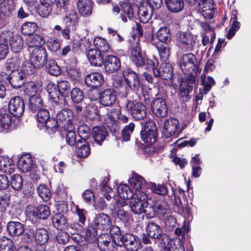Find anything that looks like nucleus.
Listing matches in <instances>:
<instances>
[{
  "label": "nucleus",
  "mask_w": 251,
  "mask_h": 251,
  "mask_svg": "<svg viewBox=\"0 0 251 251\" xmlns=\"http://www.w3.org/2000/svg\"><path fill=\"white\" fill-rule=\"evenodd\" d=\"M15 7L14 0H0V13L9 17Z\"/></svg>",
  "instance_id": "2f4dec72"
},
{
  "label": "nucleus",
  "mask_w": 251,
  "mask_h": 251,
  "mask_svg": "<svg viewBox=\"0 0 251 251\" xmlns=\"http://www.w3.org/2000/svg\"><path fill=\"white\" fill-rule=\"evenodd\" d=\"M197 62L196 57L191 53L183 54L179 60V66L185 74H191Z\"/></svg>",
  "instance_id": "6e6552de"
},
{
  "label": "nucleus",
  "mask_w": 251,
  "mask_h": 251,
  "mask_svg": "<svg viewBox=\"0 0 251 251\" xmlns=\"http://www.w3.org/2000/svg\"><path fill=\"white\" fill-rule=\"evenodd\" d=\"M117 246H124L127 251H138L141 248V243L139 237L132 234L126 233Z\"/></svg>",
  "instance_id": "1a4fd4ad"
},
{
  "label": "nucleus",
  "mask_w": 251,
  "mask_h": 251,
  "mask_svg": "<svg viewBox=\"0 0 251 251\" xmlns=\"http://www.w3.org/2000/svg\"><path fill=\"white\" fill-rule=\"evenodd\" d=\"M160 57L163 61L167 60L170 55V47L169 43L159 44L156 46Z\"/></svg>",
  "instance_id": "864d4df0"
},
{
  "label": "nucleus",
  "mask_w": 251,
  "mask_h": 251,
  "mask_svg": "<svg viewBox=\"0 0 251 251\" xmlns=\"http://www.w3.org/2000/svg\"><path fill=\"white\" fill-rule=\"evenodd\" d=\"M129 205L131 211L135 214H140L146 213L149 205V201L150 197L142 191H138L135 196L131 199Z\"/></svg>",
  "instance_id": "7ed1b4c3"
},
{
  "label": "nucleus",
  "mask_w": 251,
  "mask_h": 251,
  "mask_svg": "<svg viewBox=\"0 0 251 251\" xmlns=\"http://www.w3.org/2000/svg\"><path fill=\"white\" fill-rule=\"evenodd\" d=\"M116 99V93L112 89H105L100 95V102L104 106H111L115 102Z\"/></svg>",
  "instance_id": "393cba45"
},
{
  "label": "nucleus",
  "mask_w": 251,
  "mask_h": 251,
  "mask_svg": "<svg viewBox=\"0 0 251 251\" xmlns=\"http://www.w3.org/2000/svg\"><path fill=\"white\" fill-rule=\"evenodd\" d=\"M199 10L205 19H211L215 13V6L213 0H200Z\"/></svg>",
  "instance_id": "4468645a"
},
{
  "label": "nucleus",
  "mask_w": 251,
  "mask_h": 251,
  "mask_svg": "<svg viewBox=\"0 0 251 251\" xmlns=\"http://www.w3.org/2000/svg\"><path fill=\"white\" fill-rule=\"evenodd\" d=\"M35 240L40 246H44L49 240V234L46 229L43 228L35 230Z\"/></svg>",
  "instance_id": "a18cd8bd"
},
{
  "label": "nucleus",
  "mask_w": 251,
  "mask_h": 251,
  "mask_svg": "<svg viewBox=\"0 0 251 251\" xmlns=\"http://www.w3.org/2000/svg\"><path fill=\"white\" fill-rule=\"evenodd\" d=\"M137 0H125L121 5L122 13L121 14V18L124 23L127 22L126 16L129 20H133L134 12L132 6L136 4Z\"/></svg>",
  "instance_id": "2eb2a0df"
},
{
  "label": "nucleus",
  "mask_w": 251,
  "mask_h": 251,
  "mask_svg": "<svg viewBox=\"0 0 251 251\" xmlns=\"http://www.w3.org/2000/svg\"><path fill=\"white\" fill-rule=\"evenodd\" d=\"M129 183L131 187L135 189V194L142 187H145L147 188V184L148 183L146 181L144 178L141 176L137 174H133L131 177L129 179Z\"/></svg>",
  "instance_id": "7c9ffc66"
},
{
  "label": "nucleus",
  "mask_w": 251,
  "mask_h": 251,
  "mask_svg": "<svg viewBox=\"0 0 251 251\" xmlns=\"http://www.w3.org/2000/svg\"><path fill=\"white\" fill-rule=\"evenodd\" d=\"M97 235L96 227L89 226L86 231V237L90 242H93L96 240H98L99 237H97Z\"/></svg>",
  "instance_id": "e2e57ef3"
},
{
  "label": "nucleus",
  "mask_w": 251,
  "mask_h": 251,
  "mask_svg": "<svg viewBox=\"0 0 251 251\" xmlns=\"http://www.w3.org/2000/svg\"><path fill=\"white\" fill-rule=\"evenodd\" d=\"M40 91V86L39 84H37L34 82H29L26 84L25 92L28 96L31 97L38 94Z\"/></svg>",
  "instance_id": "603ef678"
},
{
  "label": "nucleus",
  "mask_w": 251,
  "mask_h": 251,
  "mask_svg": "<svg viewBox=\"0 0 251 251\" xmlns=\"http://www.w3.org/2000/svg\"><path fill=\"white\" fill-rule=\"evenodd\" d=\"M26 212L29 220L33 223L38 222L40 219H46L50 214L49 206L44 204L37 207L28 206Z\"/></svg>",
  "instance_id": "20e7f679"
},
{
  "label": "nucleus",
  "mask_w": 251,
  "mask_h": 251,
  "mask_svg": "<svg viewBox=\"0 0 251 251\" xmlns=\"http://www.w3.org/2000/svg\"><path fill=\"white\" fill-rule=\"evenodd\" d=\"M87 57L90 63L95 66H100L103 62V56L100 52L96 49H89L87 54Z\"/></svg>",
  "instance_id": "cd10ccee"
},
{
  "label": "nucleus",
  "mask_w": 251,
  "mask_h": 251,
  "mask_svg": "<svg viewBox=\"0 0 251 251\" xmlns=\"http://www.w3.org/2000/svg\"><path fill=\"white\" fill-rule=\"evenodd\" d=\"M197 38L189 33H183L180 37L179 45L184 51H191L194 49Z\"/></svg>",
  "instance_id": "f3484780"
},
{
  "label": "nucleus",
  "mask_w": 251,
  "mask_h": 251,
  "mask_svg": "<svg viewBox=\"0 0 251 251\" xmlns=\"http://www.w3.org/2000/svg\"><path fill=\"white\" fill-rule=\"evenodd\" d=\"M9 81L14 88H20L25 81V74L20 70H14L10 73Z\"/></svg>",
  "instance_id": "4be33fe9"
},
{
  "label": "nucleus",
  "mask_w": 251,
  "mask_h": 251,
  "mask_svg": "<svg viewBox=\"0 0 251 251\" xmlns=\"http://www.w3.org/2000/svg\"><path fill=\"white\" fill-rule=\"evenodd\" d=\"M110 210L113 216L117 215L125 223H127L130 219L129 214L122 209H119V205H112L110 207Z\"/></svg>",
  "instance_id": "c03bdc74"
},
{
  "label": "nucleus",
  "mask_w": 251,
  "mask_h": 251,
  "mask_svg": "<svg viewBox=\"0 0 251 251\" xmlns=\"http://www.w3.org/2000/svg\"><path fill=\"white\" fill-rule=\"evenodd\" d=\"M56 238L59 244L64 245L68 242L70 239V236L67 232L60 230L58 232Z\"/></svg>",
  "instance_id": "69168bd1"
},
{
  "label": "nucleus",
  "mask_w": 251,
  "mask_h": 251,
  "mask_svg": "<svg viewBox=\"0 0 251 251\" xmlns=\"http://www.w3.org/2000/svg\"><path fill=\"white\" fill-rule=\"evenodd\" d=\"M57 90L53 83H49L47 87L49 96L53 102V106L57 107L58 110L64 107L67 101L63 93H68L71 89V85L67 80H61L58 82Z\"/></svg>",
  "instance_id": "f257e3e1"
},
{
  "label": "nucleus",
  "mask_w": 251,
  "mask_h": 251,
  "mask_svg": "<svg viewBox=\"0 0 251 251\" xmlns=\"http://www.w3.org/2000/svg\"><path fill=\"white\" fill-rule=\"evenodd\" d=\"M147 188H150L152 192L158 195H164L167 193V188L163 185H156L152 182H149L147 184Z\"/></svg>",
  "instance_id": "5fc2aeb1"
},
{
  "label": "nucleus",
  "mask_w": 251,
  "mask_h": 251,
  "mask_svg": "<svg viewBox=\"0 0 251 251\" xmlns=\"http://www.w3.org/2000/svg\"><path fill=\"white\" fill-rule=\"evenodd\" d=\"M77 7L82 16H89L92 13V2L91 0H79Z\"/></svg>",
  "instance_id": "e433bc0d"
},
{
  "label": "nucleus",
  "mask_w": 251,
  "mask_h": 251,
  "mask_svg": "<svg viewBox=\"0 0 251 251\" xmlns=\"http://www.w3.org/2000/svg\"><path fill=\"white\" fill-rule=\"evenodd\" d=\"M39 196L44 200L47 201L50 199L51 193L49 189L45 185H40L38 188Z\"/></svg>",
  "instance_id": "052dcab7"
},
{
  "label": "nucleus",
  "mask_w": 251,
  "mask_h": 251,
  "mask_svg": "<svg viewBox=\"0 0 251 251\" xmlns=\"http://www.w3.org/2000/svg\"><path fill=\"white\" fill-rule=\"evenodd\" d=\"M151 10L147 8L143 5L139 7L138 14L139 18L143 23H147L151 17Z\"/></svg>",
  "instance_id": "3c124183"
},
{
  "label": "nucleus",
  "mask_w": 251,
  "mask_h": 251,
  "mask_svg": "<svg viewBox=\"0 0 251 251\" xmlns=\"http://www.w3.org/2000/svg\"><path fill=\"white\" fill-rule=\"evenodd\" d=\"M155 214H159L165 221L166 224L167 219L171 221V225L174 224L175 219L170 214V209L168 205L165 201H161L156 202L153 206H151Z\"/></svg>",
  "instance_id": "f8f14e48"
},
{
  "label": "nucleus",
  "mask_w": 251,
  "mask_h": 251,
  "mask_svg": "<svg viewBox=\"0 0 251 251\" xmlns=\"http://www.w3.org/2000/svg\"><path fill=\"white\" fill-rule=\"evenodd\" d=\"M11 187L15 191L20 190L23 186L22 176L19 174H15L11 177Z\"/></svg>",
  "instance_id": "13d9d810"
},
{
  "label": "nucleus",
  "mask_w": 251,
  "mask_h": 251,
  "mask_svg": "<svg viewBox=\"0 0 251 251\" xmlns=\"http://www.w3.org/2000/svg\"><path fill=\"white\" fill-rule=\"evenodd\" d=\"M36 119L39 123L44 124L46 126L53 125L55 122V119L50 117L49 113L45 108L38 111Z\"/></svg>",
  "instance_id": "f704fd0d"
},
{
  "label": "nucleus",
  "mask_w": 251,
  "mask_h": 251,
  "mask_svg": "<svg viewBox=\"0 0 251 251\" xmlns=\"http://www.w3.org/2000/svg\"><path fill=\"white\" fill-rule=\"evenodd\" d=\"M117 191L119 197L123 200L130 199L133 197V192L126 184H120L118 186Z\"/></svg>",
  "instance_id": "49530a36"
},
{
  "label": "nucleus",
  "mask_w": 251,
  "mask_h": 251,
  "mask_svg": "<svg viewBox=\"0 0 251 251\" xmlns=\"http://www.w3.org/2000/svg\"><path fill=\"white\" fill-rule=\"evenodd\" d=\"M123 237L120 228L114 225L110 228V234L103 233L99 236L98 245L100 250L108 251V249L114 248V245L117 246L121 243Z\"/></svg>",
  "instance_id": "f03ea898"
},
{
  "label": "nucleus",
  "mask_w": 251,
  "mask_h": 251,
  "mask_svg": "<svg viewBox=\"0 0 251 251\" xmlns=\"http://www.w3.org/2000/svg\"><path fill=\"white\" fill-rule=\"evenodd\" d=\"M158 39L163 43H169L171 41V34L167 27H160L156 33Z\"/></svg>",
  "instance_id": "09e8293b"
},
{
  "label": "nucleus",
  "mask_w": 251,
  "mask_h": 251,
  "mask_svg": "<svg viewBox=\"0 0 251 251\" xmlns=\"http://www.w3.org/2000/svg\"><path fill=\"white\" fill-rule=\"evenodd\" d=\"M165 2L168 9L174 13L181 11L184 6L183 0H165Z\"/></svg>",
  "instance_id": "ea45409f"
},
{
  "label": "nucleus",
  "mask_w": 251,
  "mask_h": 251,
  "mask_svg": "<svg viewBox=\"0 0 251 251\" xmlns=\"http://www.w3.org/2000/svg\"><path fill=\"white\" fill-rule=\"evenodd\" d=\"M156 71L157 74H155V70H153V74L156 77L160 76L161 78L167 80L172 76L173 68L169 63H163L161 64L159 70Z\"/></svg>",
  "instance_id": "bb28decb"
},
{
  "label": "nucleus",
  "mask_w": 251,
  "mask_h": 251,
  "mask_svg": "<svg viewBox=\"0 0 251 251\" xmlns=\"http://www.w3.org/2000/svg\"><path fill=\"white\" fill-rule=\"evenodd\" d=\"M47 46L52 52L57 51L60 48V43L59 40L55 38H50L47 41Z\"/></svg>",
  "instance_id": "0e129e2a"
},
{
  "label": "nucleus",
  "mask_w": 251,
  "mask_h": 251,
  "mask_svg": "<svg viewBox=\"0 0 251 251\" xmlns=\"http://www.w3.org/2000/svg\"><path fill=\"white\" fill-rule=\"evenodd\" d=\"M130 57L133 63L136 66H141L145 63V60L143 57L141 50L137 44L135 46H132Z\"/></svg>",
  "instance_id": "473e14b6"
},
{
  "label": "nucleus",
  "mask_w": 251,
  "mask_h": 251,
  "mask_svg": "<svg viewBox=\"0 0 251 251\" xmlns=\"http://www.w3.org/2000/svg\"><path fill=\"white\" fill-rule=\"evenodd\" d=\"M85 82L87 85L97 88L102 85L104 78L101 74L95 72L87 75L85 77Z\"/></svg>",
  "instance_id": "412c9836"
},
{
  "label": "nucleus",
  "mask_w": 251,
  "mask_h": 251,
  "mask_svg": "<svg viewBox=\"0 0 251 251\" xmlns=\"http://www.w3.org/2000/svg\"><path fill=\"white\" fill-rule=\"evenodd\" d=\"M47 71L52 75L57 76L60 74L61 70L56 62L52 60H49L46 66Z\"/></svg>",
  "instance_id": "6e6d98bb"
},
{
  "label": "nucleus",
  "mask_w": 251,
  "mask_h": 251,
  "mask_svg": "<svg viewBox=\"0 0 251 251\" xmlns=\"http://www.w3.org/2000/svg\"><path fill=\"white\" fill-rule=\"evenodd\" d=\"M29 109L33 112H36L44 109L43 100L39 96L37 95L31 97L29 100Z\"/></svg>",
  "instance_id": "a19ab883"
},
{
  "label": "nucleus",
  "mask_w": 251,
  "mask_h": 251,
  "mask_svg": "<svg viewBox=\"0 0 251 251\" xmlns=\"http://www.w3.org/2000/svg\"><path fill=\"white\" fill-rule=\"evenodd\" d=\"M151 109L153 113L158 117H163L167 114V107L164 100L156 98L151 103Z\"/></svg>",
  "instance_id": "dca6fc26"
},
{
  "label": "nucleus",
  "mask_w": 251,
  "mask_h": 251,
  "mask_svg": "<svg viewBox=\"0 0 251 251\" xmlns=\"http://www.w3.org/2000/svg\"><path fill=\"white\" fill-rule=\"evenodd\" d=\"M141 136L144 141L149 144H152L156 141V126H144L140 132Z\"/></svg>",
  "instance_id": "6ab92c4d"
},
{
  "label": "nucleus",
  "mask_w": 251,
  "mask_h": 251,
  "mask_svg": "<svg viewBox=\"0 0 251 251\" xmlns=\"http://www.w3.org/2000/svg\"><path fill=\"white\" fill-rule=\"evenodd\" d=\"M25 44L28 49H32L37 48H43L45 44V41L43 37L38 34H33L29 35L25 39Z\"/></svg>",
  "instance_id": "a878e982"
},
{
  "label": "nucleus",
  "mask_w": 251,
  "mask_h": 251,
  "mask_svg": "<svg viewBox=\"0 0 251 251\" xmlns=\"http://www.w3.org/2000/svg\"><path fill=\"white\" fill-rule=\"evenodd\" d=\"M87 116L92 120H98L100 119V116L98 113L97 108L93 106L88 105L87 107Z\"/></svg>",
  "instance_id": "338daca9"
},
{
  "label": "nucleus",
  "mask_w": 251,
  "mask_h": 251,
  "mask_svg": "<svg viewBox=\"0 0 251 251\" xmlns=\"http://www.w3.org/2000/svg\"><path fill=\"white\" fill-rule=\"evenodd\" d=\"M0 38L5 42H9L13 52L19 53L22 50L24 46V40L21 36L7 30L2 32Z\"/></svg>",
  "instance_id": "39448f33"
},
{
  "label": "nucleus",
  "mask_w": 251,
  "mask_h": 251,
  "mask_svg": "<svg viewBox=\"0 0 251 251\" xmlns=\"http://www.w3.org/2000/svg\"><path fill=\"white\" fill-rule=\"evenodd\" d=\"M7 227L10 234L13 236H20L25 230L24 225L18 222H9Z\"/></svg>",
  "instance_id": "c9c22d12"
},
{
  "label": "nucleus",
  "mask_w": 251,
  "mask_h": 251,
  "mask_svg": "<svg viewBox=\"0 0 251 251\" xmlns=\"http://www.w3.org/2000/svg\"><path fill=\"white\" fill-rule=\"evenodd\" d=\"M121 67V61L119 58L113 55L106 57L104 68L106 72L111 73L116 72Z\"/></svg>",
  "instance_id": "b1692460"
},
{
  "label": "nucleus",
  "mask_w": 251,
  "mask_h": 251,
  "mask_svg": "<svg viewBox=\"0 0 251 251\" xmlns=\"http://www.w3.org/2000/svg\"><path fill=\"white\" fill-rule=\"evenodd\" d=\"M53 110L54 112H58L56 116L55 122H54V126H69L73 124L74 119V115L73 112L67 109H64L60 111L57 110V107L53 106L52 105Z\"/></svg>",
  "instance_id": "0eeeda50"
},
{
  "label": "nucleus",
  "mask_w": 251,
  "mask_h": 251,
  "mask_svg": "<svg viewBox=\"0 0 251 251\" xmlns=\"http://www.w3.org/2000/svg\"><path fill=\"white\" fill-rule=\"evenodd\" d=\"M147 232L148 236L153 239H159L162 234L161 227L157 224L150 223L147 227Z\"/></svg>",
  "instance_id": "37998d69"
},
{
  "label": "nucleus",
  "mask_w": 251,
  "mask_h": 251,
  "mask_svg": "<svg viewBox=\"0 0 251 251\" xmlns=\"http://www.w3.org/2000/svg\"><path fill=\"white\" fill-rule=\"evenodd\" d=\"M181 126H163L162 132L166 138L173 137L176 138L182 131Z\"/></svg>",
  "instance_id": "de8ad7c7"
},
{
  "label": "nucleus",
  "mask_w": 251,
  "mask_h": 251,
  "mask_svg": "<svg viewBox=\"0 0 251 251\" xmlns=\"http://www.w3.org/2000/svg\"><path fill=\"white\" fill-rule=\"evenodd\" d=\"M123 75L126 83L133 90L137 91L140 87L138 75L129 68H126L123 71Z\"/></svg>",
  "instance_id": "9b49d317"
},
{
  "label": "nucleus",
  "mask_w": 251,
  "mask_h": 251,
  "mask_svg": "<svg viewBox=\"0 0 251 251\" xmlns=\"http://www.w3.org/2000/svg\"><path fill=\"white\" fill-rule=\"evenodd\" d=\"M80 143L79 140L76 143L77 149L76 151L77 155L80 158H85L87 157L90 152V148L88 145L84 144L81 146H79Z\"/></svg>",
  "instance_id": "bf43d9fd"
},
{
  "label": "nucleus",
  "mask_w": 251,
  "mask_h": 251,
  "mask_svg": "<svg viewBox=\"0 0 251 251\" xmlns=\"http://www.w3.org/2000/svg\"><path fill=\"white\" fill-rule=\"evenodd\" d=\"M202 27L204 29V32L202 34V43L203 46L207 45L210 41L212 43L215 38V33L213 32V29L207 23H203Z\"/></svg>",
  "instance_id": "72a5a7b5"
},
{
  "label": "nucleus",
  "mask_w": 251,
  "mask_h": 251,
  "mask_svg": "<svg viewBox=\"0 0 251 251\" xmlns=\"http://www.w3.org/2000/svg\"><path fill=\"white\" fill-rule=\"evenodd\" d=\"M37 25L33 22H27L24 24L21 27V32L24 35H30L37 29Z\"/></svg>",
  "instance_id": "4d7b16f0"
},
{
  "label": "nucleus",
  "mask_w": 251,
  "mask_h": 251,
  "mask_svg": "<svg viewBox=\"0 0 251 251\" xmlns=\"http://www.w3.org/2000/svg\"><path fill=\"white\" fill-rule=\"evenodd\" d=\"M93 223L97 228L101 230L108 229L111 224L110 217L104 213L96 215Z\"/></svg>",
  "instance_id": "aec40b11"
},
{
  "label": "nucleus",
  "mask_w": 251,
  "mask_h": 251,
  "mask_svg": "<svg viewBox=\"0 0 251 251\" xmlns=\"http://www.w3.org/2000/svg\"><path fill=\"white\" fill-rule=\"evenodd\" d=\"M92 135L95 142L100 145L108 135V132L105 126H94Z\"/></svg>",
  "instance_id": "c756f323"
},
{
  "label": "nucleus",
  "mask_w": 251,
  "mask_h": 251,
  "mask_svg": "<svg viewBox=\"0 0 251 251\" xmlns=\"http://www.w3.org/2000/svg\"><path fill=\"white\" fill-rule=\"evenodd\" d=\"M94 44L96 49L100 52H107L109 49V46L107 41L100 37H97L94 40Z\"/></svg>",
  "instance_id": "8fccbe9b"
},
{
  "label": "nucleus",
  "mask_w": 251,
  "mask_h": 251,
  "mask_svg": "<svg viewBox=\"0 0 251 251\" xmlns=\"http://www.w3.org/2000/svg\"><path fill=\"white\" fill-rule=\"evenodd\" d=\"M192 89L193 86L190 85L187 81H182L181 82L179 88V95L182 101H187L190 99L189 93Z\"/></svg>",
  "instance_id": "4c0bfd02"
},
{
  "label": "nucleus",
  "mask_w": 251,
  "mask_h": 251,
  "mask_svg": "<svg viewBox=\"0 0 251 251\" xmlns=\"http://www.w3.org/2000/svg\"><path fill=\"white\" fill-rule=\"evenodd\" d=\"M53 5L55 6L58 14L65 13L69 9H72L73 5L70 0H53Z\"/></svg>",
  "instance_id": "79ce46f5"
},
{
  "label": "nucleus",
  "mask_w": 251,
  "mask_h": 251,
  "mask_svg": "<svg viewBox=\"0 0 251 251\" xmlns=\"http://www.w3.org/2000/svg\"><path fill=\"white\" fill-rule=\"evenodd\" d=\"M52 223L56 228L63 230L68 227V222L66 217L61 213H56L52 218Z\"/></svg>",
  "instance_id": "58836bf2"
},
{
  "label": "nucleus",
  "mask_w": 251,
  "mask_h": 251,
  "mask_svg": "<svg viewBox=\"0 0 251 251\" xmlns=\"http://www.w3.org/2000/svg\"><path fill=\"white\" fill-rule=\"evenodd\" d=\"M126 108L137 120L143 119L146 115V107L141 103L134 104L131 101H128L126 104Z\"/></svg>",
  "instance_id": "ddd939ff"
},
{
  "label": "nucleus",
  "mask_w": 251,
  "mask_h": 251,
  "mask_svg": "<svg viewBox=\"0 0 251 251\" xmlns=\"http://www.w3.org/2000/svg\"><path fill=\"white\" fill-rule=\"evenodd\" d=\"M29 60L37 68L43 67L47 61L48 54L44 48L28 49Z\"/></svg>",
  "instance_id": "423d86ee"
},
{
  "label": "nucleus",
  "mask_w": 251,
  "mask_h": 251,
  "mask_svg": "<svg viewBox=\"0 0 251 251\" xmlns=\"http://www.w3.org/2000/svg\"><path fill=\"white\" fill-rule=\"evenodd\" d=\"M15 164L11 158L8 156H0V170L4 173L11 174L13 173Z\"/></svg>",
  "instance_id": "c85d7f7f"
},
{
  "label": "nucleus",
  "mask_w": 251,
  "mask_h": 251,
  "mask_svg": "<svg viewBox=\"0 0 251 251\" xmlns=\"http://www.w3.org/2000/svg\"><path fill=\"white\" fill-rule=\"evenodd\" d=\"M73 6L72 9H69L66 12V15L64 18V22L66 26L71 28L72 30H75L76 25L78 22V15L76 11L74 9Z\"/></svg>",
  "instance_id": "5701e85b"
},
{
  "label": "nucleus",
  "mask_w": 251,
  "mask_h": 251,
  "mask_svg": "<svg viewBox=\"0 0 251 251\" xmlns=\"http://www.w3.org/2000/svg\"><path fill=\"white\" fill-rule=\"evenodd\" d=\"M9 112L15 117H20L25 110V103L23 99L19 96L12 98L8 103Z\"/></svg>",
  "instance_id": "9d476101"
},
{
  "label": "nucleus",
  "mask_w": 251,
  "mask_h": 251,
  "mask_svg": "<svg viewBox=\"0 0 251 251\" xmlns=\"http://www.w3.org/2000/svg\"><path fill=\"white\" fill-rule=\"evenodd\" d=\"M34 166L33 159L30 154H24L19 158L17 167L18 169L24 173L28 172Z\"/></svg>",
  "instance_id": "a211bd4d"
},
{
  "label": "nucleus",
  "mask_w": 251,
  "mask_h": 251,
  "mask_svg": "<svg viewBox=\"0 0 251 251\" xmlns=\"http://www.w3.org/2000/svg\"><path fill=\"white\" fill-rule=\"evenodd\" d=\"M71 97L72 100L76 103H79L82 101L84 95L82 91L78 88H74L71 91Z\"/></svg>",
  "instance_id": "680f3d73"
},
{
  "label": "nucleus",
  "mask_w": 251,
  "mask_h": 251,
  "mask_svg": "<svg viewBox=\"0 0 251 251\" xmlns=\"http://www.w3.org/2000/svg\"><path fill=\"white\" fill-rule=\"evenodd\" d=\"M51 6L40 4L38 9L39 15L42 17H47L51 12Z\"/></svg>",
  "instance_id": "774afa93"
}]
</instances>
